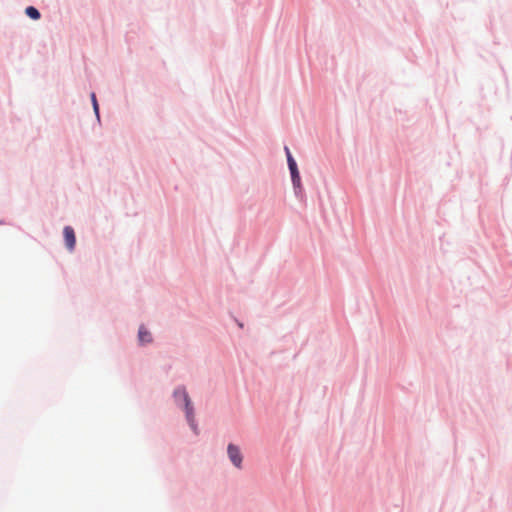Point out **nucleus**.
I'll return each instance as SVG.
<instances>
[{"instance_id": "nucleus-1", "label": "nucleus", "mask_w": 512, "mask_h": 512, "mask_svg": "<svg viewBox=\"0 0 512 512\" xmlns=\"http://www.w3.org/2000/svg\"><path fill=\"white\" fill-rule=\"evenodd\" d=\"M174 394H175L176 398L183 400L184 405H185V412H186L187 420L189 421L191 427L193 429H196L195 424H194L193 407H192L191 400L189 398L188 393L186 392V390L184 388H179L175 391Z\"/></svg>"}, {"instance_id": "nucleus-2", "label": "nucleus", "mask_w": 512, "mask_h": 512, "mask_svg": "<svg viewBox=\"0 0 512 512\" xmlns=\"http://www.w3.org/2000/svg\"><path fill=\"white\" fill-rule=\"evenodd\" d=\"M285 151H286V155H287L289 169L291 172L292 182H293L294 186L299 187L300 186V175L298 172L297 164H296L295 160L293 159L288 147H285Z\"/></svg>"}, {"instance_id": "nucleus-3", "label": "nucleus", "mask_w": 512, "mask_h": 512, "mask_svg": "<svg viewBox=\"0 0 512 512\" xmlns=\"http://www.w3.org/2000/svg\"><path fill=\"white\" fill-rule=\"evenodd\" d=\"M227 453H228V456H229V459L230 461L237 467V468H241V464H242V454L240 452V449L234 445V444H229L228 447H227Z\"/></svg>"}, {"instance_id": "nucleus-4", "label": "nucleus", "mask_w": 512, "mask_h": 512, "mask_svg": "<svg viewBox=\"0 0 512 512\" xmlns=\"http://www.w3.org/2000/svg\"><path fill=\"white\" fill-rule=\"evenodd\" d=\"M63 234L67 248L69 250H73L76 243L74 230L72 229V227L66 226Z\"/></svg>"}, {"instance_id": "nucleus-5", "label": "nucleus", "mask_w": 512, "mask_h": 512, "mask_svg": "<svg viewBox=\"0 0 512 512\" xmlns=\"http://www.w3.org/2000/svg\"><path fill=\"white\" fill-rule=\"evenodd\" d=\"M139 341L142 344L150 343L152 341V335L144 326H140L138 332Z\"/></svg>"}, {"instance_id": "nucleus-6", "label": "nucleus", "mask_w": 512, "mask_h": 512, "mask_svg": "<svg viewBox=\"0 0 512 512\" xmlns=\"http://www.w3.org/2000/svg\"><path fill=\"white\" fill-rule=\"evenodd\" d=\"M26 14L34 20H37L40 18L39 11L33 6H29L26 8Z\"/></svg>"}, {"instance_id": "nucleus-7", "label": "nucleus", "mask_w": 512, "mask_h": 512, "mask_svg": "<svg viewBox=\"0 0 512 512\" xmlns=\"http://www.w3.org/2000/svg\"><path fill=\"white\" fill-rule=\"evenodd\" d=\"M91 99H92L94 111H95L96 115L99 116V106H98V103L96 100L95 93L91 94Z\"/></svg>"}]
</instances>
